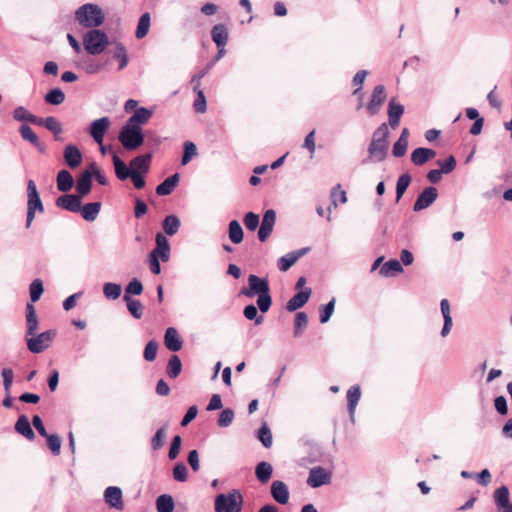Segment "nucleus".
<instances>
[{"instance_id": "1", "label": "nucleus", "mask_w": 512, "mask_h": 512, "mask_svg": "<svg viewBox=\"0 0 512 512\" xmlns=\"http://www.w3.org/2000/svg\"><path fill=\"white\" fill-rule=\"evenodd\" d=\"M247 283V286H243L240 289L239 296L248 298L257 296L256 304L259 311L263 314L268 312L273 303L268 279L250 274L247 278Z\"/></svg>"}, {"instance_id": "2", "label": "nucleus", "mask_w": 512, "mask_h": 512, "mask_svg": "<svg viewBox=\"0 0 512 512\" xmlns=\"http://www.w3.org/2000/svg\"><path fill=\"white\" fill-rule=\"evenodd\" d=\"M389 129L386 123H382L373 132L371 142L368 146L369 157L363 160V164L369 161L382 162L388 154Z\"/></svg>"}, {"instance_id": "3", "label": "nucleus", "mask_w": 512, "mask_h": 512, "mask_svg": "<svg viewBox=\"0 0 512 512\" xmlns=\"http://www.w3.org/2000/svg\"><path fill=\"white\" fill-rule=\"evenodd\" d=\"M75 20L81 26L92 29L104 23L105 15L97 4L86 3L75 11Z\"/></svg>"}, {"instance_id": "4", "label": "nucleus", "mask_w": 512, "mask_h": 512, "mask_svg": "<svg viewBox=\"0 0 512 512\" xmlns=\"http://www.w3.org/2000/svg\"><path fill=\"white\" fill-rule=\"evenodd\" d=\"M118 140L126 150L135 151L144 144L145 135L142 127H136L126 122L119 132Z\"/></svg>"}, {"instance_id": "5", "label": "nucleus", "mask_w": 512, "mask_h": 512, "mask_svg": "<svg viewBox=\"0 0 512 512\" xmlns=\"http://www.w3.org/2000/svg\"><path fill=\"white\" fill-rule=\"evenodd\" d=\"M243 502V495L237 489L220 493L215 497V512H241Z\"/></svg>"}, {"instance_id": "6", "label": "nucleus", "mask_w": 512, "mask_h": 512, "mask_svg": "<svg viewBox=\"0 0 512 512\" xmlns=\"http://www.w3.org/2000/svg\"><path fill=\"white\" fill-rule=\"evenodd\" d=\"M83 45L88 54L99 55L109 45V38L103 30L92 28L84 34Z\"/></svg>"}, {"instance_id": "7", "label": "nucleus", "mask_w": 512, "mask_h": 512, "mask_svg": "<svg viewBox=\"0 0 512 512\" xmlns=\"http://www.w3.org/2000/svg\"><path fill=\"white\" fill-rule=\"evenodd\" d=\"M27 215H26V228L31 226L35 218V213L38 211L40 213L44 212V206L40 195L38 193L36 183L34 180L30 179L27 182Z\"/></svg>"}, {"instance_id": "8", "label": "nucleus", "mask_w": 512, "mask_h": 512, "mask_svg": "<svg viewBox=\"0 0 512 512\" xmlns=\"http://www.w3.org/2000/svg\"><path fill=\"white\" fill-rule=\"evenodd\" d=\"M57 336L55 329L46 330L38 335L26 337L27 348L31 353L39 354L45 351Z\"/></svg>"}, {"instance_id": "9", "label": "nucleus", "mask_w": 512, "mask_h": 512, "mask_svg": "<svg viewBox=\"0 0 512 512\" xmlns=\"http://www.w3.org/2000/svg\"><path fill=\"white\" fill-rule=\"evenodd\" d=\"M387 98L386 88L382 84H378L374 87L370 100L367 103L366 109L370 116L377 115L382 105L385 103Z\"/></svg>"}, {"instance_id": "10", "label": "nucleus", "mask_w": 512, "mask_h": 512, "mask_svg": "<svg viewBox=\"0 0 512 512\" xmlns=\"http://www.w3.org/2000/svg\"><path fill=\"white\" fill-rule=\"evenodd\" d=\"M438 198V190L434 186L425 187L417 196L414 204L413 211L420 212L430 207Z\"/></svg>"}, {"instance_id": "11", "label": "nucleus", "mask_w": 512, "mask_h": 512, "mask_svg": "<svg viewBox=\"0 0 512 512\" xmlns=\"http://www.w3.org/2000/svg\"><path fill=\"white\" fill-rule=\"evenodd\" d=\"M109 127L110 119L107 116H104L90 123L88 133L97 144L101 145Z\"/></svg>"}, {"instance_id": "12", "label": "nucleus", "mask_w": 512, "mask_h": 512, "mask_svg": "<svg viewBox=\"0 0 512 512\" xmlns=\"http://www.w3.org/2000/svg\"><path fill=\"white\" fill-rule=\"evenodd\" d=\"M276 222V212L268 209L264 212L262 222L259 226L257 237L260 242H265L271 235Z\"/></svg>"}, {"instance_id": "13", "label": "nucleus", "mask_w": 512, "mask_h": 512, "mask_svg": "<svg viewBox=\"0 0 512 512\" xmlns=\"http://www.w3.org/2000/svg\"><path fill=\"white\" fill-rule=\"evenodd\" d=\"M82 199L77 194L65 193L56 199L55 204L68 212L78 213V210H81Z\"/></svg>"}, {"instance_id": "14", "label": "nucleus", "mask_w": 512, "mask_h": 512, "mask_svg": "<svg viewBox=\"0 0 512 512\" xmlns=\"http://www.w3.org/2000/svg\"><path fill=\"white\" fill-rule=\"evenodd\" d=\"M311 250L310 247H303L298 250L291 251L277 260V267L280 271H288L302 256Z\"/></svg>"}, {"instance_id": "15", "label": "nucleus", "mask_w": 512, "mask_h": 512, "mask_svg": "<svg viewBox=\"0 0 512 512\" xmlns=\"http://www.w3.org/2000/svg\"><path fill=\"white\" fill-rule=\"evenodd\" d=\"M270 493L273 500L280 505H286L289 502V488L283 481L274 480L270 486Z\"/></svg>"}, {"instance_id": "16", "label": "nucleus", "mask_w": 512, "mask_h": 512, "mask_svg": "<svg viewBox=\"0 0 512 512\" xmlns=\"http://www.w3.org/2000/svg\"><path fill=\"white\" fill-rule=\"evenodd\" d=\"M104 500L111 508L118 511H122L124 509L123 493L120 487H107L104 491Z\"/></svg>"}, {"instance_id": "17", "label": "nucleus", "mask_w": 512, "mask_h": 512, "mask_svg": "<svg viewBox=\"0 0 512 512\" xmlns=\"http://www.w3.org/2000/svg\"><path fill=\"white\" fill-rule=\"evenodd\" d=\"M63 158L65 164L71 168H78L83 161V155L78 146L75 144H68L63 150Z\"/></svg>"}, {"instance_id": "18", "label": "nucleus", "mask_w": 512, "mask_h": 512, "mask_svg": "<svg viewBox=\"0 0 512 512\" xmlns=\"http://www.w3.org/2000/svg\"><path fill=\"white\" fill-rule=\"evenodd\" d=\"M509 496V489L506 485H502L494 491L493 497L498 511L512 512V503Z\"/></svg>"}, {"instance_id": "19", "label": "nucleus", "mask_w": 512, "mask_h": 512, "mask_svg": "<svg viewBox=\"0 0 512 512\" xmlns=\"http://www.w3.org/2000/svg\"><path fill=\"white\" fill-rule=\"evenodd\" d=\"M404 110V105L398 102L395 97L389 100L387 114L389 125L393 129L399 126L401 117L404 114Z\"/></svg>"}, {"instance_id": "20", "label": "nucleus", "mask_w": 512, "mask_h": 512, "mask_svg": "<svg viewBox=\"0 0 512 512\" xmlns=\"http://www.w3.org/2000/svg\"><path fill=\"white\" fill-rule=\"evenodd\" d=\"M330 481V474L321 467H314L310 470L307 484L312 488H319Z\"/></svg>"}, {"instance_id": "21", "label": "nucleus", "mask_w": 512, "mask_h": 512, "mask_svg": "<svg viewBox=\"0 0 512 512\" xmlns=\"http://www.w3.org/2000/svg\"><path fill=\"white\" fill-rule=\"evenodd\" d=\"M19 133L23 140L28 141L38 150L39 153L44 154L46 152V144L39 139V137L29 125H21L19 127Z\"/></svg>"}, {"instance_id": "22", "label": "nucleus", "mask_w": 512, "mask_h": 512, "mask_svg": "<svg viewBox=\"0 0 512 512\" xmlns=\"http://www.w3.org/2000/svg\"><path fill=\"white\" fill-rule=\"evenodd\" d=\"M312 294V290L309 287H305L304 289H301L298 291L294 296H292L287 304L286 309L289 312H294L300 308H302L309 300L310 296Z\"/></svg>"}, {"instance_id": "23", "label": "nucleus", "mask_w": 512, "mask_h": 512, "mask_svg": "<svg viewBox=\"0 0 512 512\" xmlns=\"http://www.w3.org/2000/svg\"><path fill=\"white\" fill-rule=\"evenodd\" d=\"M155 242L156 246L150 253L161 258L163 262H167L170 258V243L168 239L159 232L155 236Z\"/></svg>"}, {"instance_id": "24", "label": "nucleus", "mask_w": 512, "mask_h": 512, "mask_svg": "<svg viewBox=\"0 0 512 512\" xmlns=\"http://www.w3.org/2000/svg\"><path fill=\"white\" fill-rule=\"evenodd\" d=\"M164 344L171 352H178L182 349L183 340L176 328L169 327L166 329L164 334Z\"/></svg>"}, {"instance_id": "25", "label": "nucleus", "mask_w": 512, "mask_h": 512, "mask_svg": "<svg viewBox=\"0 0 512 512\" xmlns=\"http://www.w3.org/2000/svg\"><path fill=\"white\" fill-rule=\"evenodd\" d=\"M153 154L151 152L138 155L130 161L132 171L140 174H147L150 169Z\"/></svg>"}, {"instance_id": "26", "label": "nucleus", "mask_w": 512, "mask_h": 512, "mask_svg": "<svg viewBox=\"0 0 512 512\" xmlns=\"http://www.w3.org/2000/svg\"><path fill=\"white\" fill-rule=\"evenodd\" d=\"M37 126L45 127L48 131L53 133L56 141H61V137L59 136L63 132L62 124L59 120L54 116H48L46 118H38L36 123Z\"/></svg>"}, {"instance_id": "27", "label": "nucleus", "mask_w": 512, "mask_h": 512, "mask_svg": "<svg viewBox=\"0 0 512 512\" xmlns=\"http://www.w3.org/2000/svg\"><path fill=\"white\" fill-rule=\"evenodd\" d=\"M436 156V151L431 148L418 147L411 153V162L416 166H422Z\"/></svg>"}, {"instance_id": "28", "label": "nucleus", "mask_w": 512, "mask_h": 512, "mask_svg": "<svg viewBox=\"0 0 512 512\" xmlns=\"http://www.w3.org/2000/svg\"><path fill=\"white\" fill-rule=\"evenodd\" d=\"M26 337L34 336L38 330V317L32 303H26Z\"/></svg>"}, {"instance_id": "29", "label": "nucleus", "mask_w": 512, "mask_h": 512, "mask_svg": "<svg viewBox=\"0 0 512 512\" xmlns=\"http://www.w3.org/2000/svg\"><path fill=\"white\" fill-rule=\"evenodd\" d=\"M76 193L81 198L87 196L92 189V173L83 171L76 181Z\"/></svg>"}, {"instance_id": "30", "label": "nucleus", "mask_w": 512, "mask_h": 512, "mask_svg": "<svg viewBox=\"0 0 512 512\" xmlns=\"http://www.w3.org/2000/svg\"><path fill=\"white\" fill-rule=\"evenodd\" d=\"M112 162L115 175L120 181H125L131 177L134 171L131 170V167L126 165L116 152L112 153Z\"/></svg>"}, {"instance_id": "31", "label": "nucleus", "mask_w": 512, "mask_h": 512, "mask_svg": "<svg viewBox=\"0 0 512 512\" xmlns=\"http://www.w3.org/2000/svg\"><path fill=\"white\" fill-rule=\"evenodd\" d=\"M180 180L179 173H174L167 177L164 181H162L157 187H156V194L158 196H167L170 195L176 186L178 185Z\"/></svg>"}, {"instance_id": "32", "label": "nucleus", "mask_w": 512, "mask_h": 512, "mask_svg": "<svg viewBox=\"0 0 512 512\" xmlns=\"http://www.w3.org/2000/svg\"><path fill=\"white\" fill-rule=\"evenodd\" d=\"M152 114V110L146 107H139L134 111V113L128 118L126 122L136 127H142V125L149 121Z\"/></svg>"}, {"instance_id": "33", "label": "nucleus", "mask_w": 512, "mask_h": 512, "mask_svg": "<svg viewBox=\"0 0 512 512\" xmlns=\"http://www.w3.org/2000/svg\"><path fill=\"white\" fill-rule=\"evenodd\" d=\"M14 429L18 434L22 435L23 437L30 441H33L35 439V433L26 415H20L18 417Z\"/></svg>"}, {"instance_id": "34", "label": "nucleus", "mask_w": 512, "mask_h": 512, "mask_svg": "<svg viewBox=\"0 0 512 512\" xmlns=\"http://www.w3.org/2000/svg\"><path fill=\"white\" fill-rule=\"evenodd\" d=\"M101 207L102 203L99 201L89 202L84 205L81 204V210H78V213L81 214L84 220L92 222L98 217Z\"/></svg>"}, {"instance_id": "35", "label": "nucleus", "mask_w": 512, "mask_h": 512, "mask_svg": "<svg viewBox=\"0 0 512 512\" xmlns=\"http://www.w3.org/2000/svg\"><path fill=\"white\" fill-rule=\"evenodd\" d=\"M211 37L216 46H226L229 39L227 26L222 23L214 25L211 29Z\"/></svg>"}, {"instance_id": "36", "label": "nucleus", "mask_w": 512, "mask_h": 512, "mask_svg": "<svg viewBox=\"0 0 512 512\" xmlns=\"http://www.w3.org/2000/svg\"><path fill=\"white\" fill-rule=\"evenodd\" d=\"M440 309L444 319V324L440 334L442 337H446L450 333L453 325V320L450 313V303L448 299L441 300Z\"/></svg>"}, {"instance_id": "37", "label": "nucleus", "mask_w": 512, "mask_h": 512, "mask_svg": "<svg viewBox=\"0 0 512 512\" xmlns=\"http://www.w3.org/2000/svg\"><path fill=\"white\" fill-rule=\"evenodd\" d=\"M57 189L63 193H67L71 190L74 185V179L72 174L66 170L62 169L58 172L56 177Z\"/></svg>"}, {"instance_id": "38", "label": "nucleus", "mask_w": 512, "mask_h": 512, "mask_svg": "<svg viewBox=\"0 0 512 512\" xmlns=\"http://www.w3.org/2000/svg\"><path fill=\"white\" fill-rule=\"evenodd\" d=\"M409 134L408 128L401 131L398 140L393 145L392 154L394 157L400 158L406 154Z\"/></svg>"}, {"instance_id": "39", "label": "nucleus", "mask_w": 512, "mask_h": 512, "mask_svg": "<svg viewBox=\"0 0 512 512\" xmlns=\"http://www.w3.org/2000/svg\"><path fill=\"white\" fill-rule=\"evenodd\" d=\"M361 397V390L358 385L351 386L347 391V408L351 419L354 418L356 406Z\"/></svg>"}, {"instance_id": "40", "label": "nucleus", "mask_w": 512, "mask_h": 512, "mask_svg": "<svg viewBox=\"0 0 512 512\" xmlns=\"http://www.w3.org/2000/svg\"><path fill=\"white\" fill-rule=\"evenodd\" d=\"M404 271L401 262L397 259H390L380 268L379 274L383 277H392Z\"/></svg>"}, {"instance_id": "41", "label": "nucleus", "mask_w": 512, "mask_h": 512, "mask_svg": "<svg viewBox=\"0 0 512 512\" xmlns=\"http://www.w3.org/2000/svg\"><path fill=\"white\" fill-rule=\"evenodd\" d=\"M273 474V467L269 462L261 461L255 467V476L262 484L267 483Z\"/></svg>"}, {"instance_id": "42", "label": "nucleus", "mask_w": 512, "mask_h": 512, "mask_svg": "<svg viewBox=\"0 0 512 512\" xmlns=\"http://www.w3.org/2000/svg\"><path fill=\"white\" fill-rule=\"evenodd\" d=\"M181 226V222L178 216L174 214L167 215L162 221V228L166 235H175Z\"/></svg>"}, {"instance_id": "43", "label": "nucleus", "mask_w": 512, "mask_h": 512, "mask_svg": "<svg viewBox=\"0 0 512 512\" xmlns=\"http://www.w3.org/2000/svg\"><path fill=\"white\" fill-rule=\"evenodd\" d=\"M151 25V15L149 12L143 13L139 20L135 31V37L137 39H143L149 32Z\"/></svg>"}, {"instance_id": "44", "label": "nucleus", "mask_w": 512, "mask_h": 512, "mask_svg": "<svg viewBox=\"0 0 512 512\" xmlns=\"http://www.w3.org/2000/svg\"><path fill=\"white\" fill-rule=\"evenodd\" d=\"M182 371V362L178 355L173 354L170 356L168 363H167V369L166 373L167 376L171 379L177 378Z\"/></svg>"}, {"instance_id": "45", "label": "nucleus", "mask_w": 512, "mask_h": 512, "mask_svg": "<svg viewBox=\"0 0 512 512\" xmlns=\"http://www.w3.org/2000/svg\"><path fill=\"white\" fill-rule=\"evenodd\" d=\"M229 239L234 244H240L244 238V232L241 224L237 220H232L228 226Z\"/></svg>"}, {"instance_id": "46", "label": "nucleus", "mask_w": 512, "mask_h": 512, "mask_svg": "<svg viewBox=\"0 0 512 512\" xmlns=\"http://www.w3.org/2000/svg\"><path fill=\"white\" fill-rule=\"evenodd\" d=\"M175 508L174 499L169 494H162L156 499L157 512H173Z\"/></svg>"}, {"instance_id": "47", "label": "nucleus", "mask_w": 512, "mask_h": 512, "mask_svg": "<svg viewBox=\"0 0 512 512\" xmlns=\"http://www.w3.org/2000/svg\"><path fill=\"white\" fill-rule=\"evenodd\" d=\"M13 118L16 121H24L36 125L39 117L28 112L25 107L18 106L13 111Z\"/></svg>"}, {"instance_id": "48", "label": "nucleus", "mask_w": 512, "mask_h": 512, "mask_svg": "<svg viewBox=\"0 0 512 512\" xmlns=\"http://www.w3.org/2000/svg\"><path fill=\"white\" fill-rule=\"evenodd\" d=\"M123 300L126 303L129 313L135 319H140L143 315V308H144L142 303L139 300L134 299L132 297H128V296H124Z\"/></svg>"}, {"instance_id": "49", "label": "nucleus", "mask_w": 512, "mask_h": 512, "mask_svg": "<svg viewBox=\"0 0 512 512\" xmlns=\"http://www.w3.org/2000/svg\"><path fill=\"white\" fill-rule=\"evenodd\" d=\"M411 181L412 177L409 173H403L402 175L399 176L396 183V203H398L400 199L403 197Z\"/></svg>"}, {"instance_id": "50", "label": "nucleus", "mask_w": 512, "mask_h": 512, "mask_svg": "<svg viewBox=\"0 0 512 512\" xmlns=\"http://www.w3.org/2000/svg\"><path fill=\"white\" fill-rule=\"evenodd\" d=\"M257 439L262 443L265 448H270L273 443V436L270 427L267 423H263L257 431Z\"/></svg>"}, {"instance_id": "51", "label": "nucleus", "mask_w": 512, "mask_h": 512, "mask_svg": "<svg viewBox=\"0 0 512 512\" xmlns=\"http://www.w3.org/2000/svg\"><path fill=\"white\" fill-rule=\"evenodd\" d=\"M112 56L114 59L119 60V67H118L119 70H122L127 66L128 62H129V58L127 55V50L121 42L116 43V46H115Z\"/></svg>"}, {"instance_id": "52", "label": "nucleus", "mask_w": 512, "mask_h": 512, "mask_svg": "<svg viewBox=\"0 0 512 512\" xmlns=\"http://www.w3.org/2000/svg\"><path fill=\"white\" fill-rule=\"evenodd\" d=\"M44 100L47 104L57 106L64 102L65 94L60 88H52L46 93Z\"/></svg>"}, {"instance_id": "53", "label": "nucleus", "mask_w": 512, "mask_h": 512, "mask_svg": "<svg viewBox=\"0 0 512 512\" xmlns=\"http://www.w3.org/2000/svg\"><path fill=\"white\" fill-rule=\"evenodd\" d=\"M336 299L333 297L328 303L319 307V320L321 324L327 323L334 313Z\"/></svg>"}, {"instance_id": "54", "label": "nucleus", "mask_w": 512, "mask_h": 512, "mask_svg": "<svg viewBox=\"0 0 512 512\" xmlns=\"http://www.w3.org/2000/svg\"><path fill=\"white\" fill-rule=\"evenodd\" d=\"M198 155L196 145L191 141H186L183 144V154L181 157V164L187 165L194 157Z\"/></svg>"}, {"instance_id": "55", "label": "nucleus", "mask_w": 512, "mask_h": 512, "mask_svg": "<svg viewBox=\"0 0 512 512\" xmlns=\"http://www.w3.org/2000/svg\"><path fill=\"white\" fill-rule=\"evenodd\" d=\"M258 306L248 304L243 309V315L247 320L254 321L255 325H260L264 321V317L258 314Z\"/></svg>"}, {"instance_id": "56", "label": "nucleus", "mask_w": 512, "mask_h": 512, "mask_svg": "<svg viewBox=\"0 0 512 512\" xmlns=\"http://www.w3.org/2000/svg\"><path fill=\"white\" fill-rule=\"evenodd\" d=\"M43 292H44V286H43L42 280L39 278L34 279L29 286V293H30V300H31L30 303L33 304L34 302H37L41 298Z\"/></svg>"}, {"instance_id": "57", "label": "nucleus", "mask_w": 512, "mask_h": 512, "mask_svg": "<svg viewBox=\"0 0 512 512\" xmlns=\"http://www.w3.org/2000/svg\"><path fill=\"white\" fill-rule=\"evenodd\" d=\"M121 292L120 284L107 282L103 286V294L107 299L116 300L121 296Z\"/></svg>"}, {"instance_id": "58", "label": "nucleus", "mask_w": 512, "mask_h": 512, "mask_svg": "<svg viewBox=\"0 0 512 512\" xmlns=\"http://www.w3.org/2000/svg\"><path fill=\"white\" fill-rule=\"evenodd\" d=\"M308 325V316L305 312H297L295 315L294 323V336L299 337L302 335L303 330Z\"/></svg>"}, {"instance_id": "59", "label": "nucleus", "mask_w": 512, "mask_h": 512, "mask_svg": "<svg viewBox=\"0 0 512 512\" xmlns=\"http://www.w3.org/2000/svg\"><path fill=\"white\" fill-rule=\"evenodd\" d=\"M143 284L138 278H133L125 287L124 296L132 297L138 296L143 292Z\"/></svg>"}, {"instance_id": "60", "label": "nucleus", "mask_w": 512, "mask_h": 512, "mask_svg": "<svg viewBox=\"0 0 512 512\" xmlns=\"http://www.w3.org/2000/svg\"><path fill=\"white\" fill-rule=\"evenodd\" d=\"M167 424L160 427L151 439V448L154 451L159 450L165 443Z\"/></svg>"}, {"instance_id": "61", "label": "nucleus", "mask_w": 512, "mask_h": 512, "mask_svg": "<svg viewBox=\"0 0 512 512\" xmlns=\"http://www.w3.org/2000/svg\"><path fill=\"white\" fill-rule=\"evenodd\" d=\"M436 163L440 167V173L443 174L451 173L457 165L456 158L453 155H449L445 160H437Z\"/></svg>"}, {"instance_id": "62", "label": "nucleus", "mask_w": 512, "mask_h": 512, "mask_svg": "<svg viewBox=\"0 0 512 512\" xmlns=\"http://www.w3.org/2000/svg\"><path fill=\"white\" fill-rule=\"evenodd\" d=\"M157 351H158L157 341L154 339L148 341L144 348V353H143L144 359L148 362L154 361L157 356Z\"/></svg>"}, {"instance_id": "63", "label": "nucleus", "mask_w": 512, "mask_h": 512, "mask_svg": "<svg viewBox=\"0 0 512 512\" xmlns=\"http://www.w3.org/2000/svg\"><path fill=\"white\" fill-rule=\"evenodd\" d=\"M235 417V413L231 408L222 410L217 420L219 427H228L232 424Z\"/></svg>"}, {"instance_id": "64", "label": "nucleus", "mask_w": 512, "mask_h": 512, "mask_svg": "<svg viewBox=\"0 0 512 512\" xmlns=\"http://www.w3.org/2000/svg\"><path fill=\"white\" fill-rule=\"evenodd\" d=\"M173 478L178 482H185L188 478V470L183 462H178L173 467Z\"/></svg>"}]
</instances>
